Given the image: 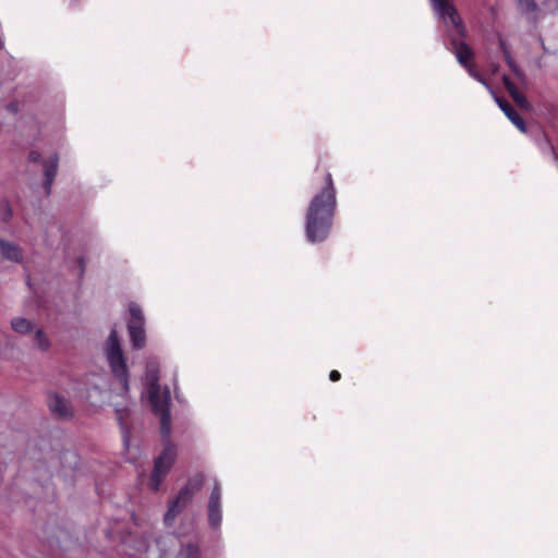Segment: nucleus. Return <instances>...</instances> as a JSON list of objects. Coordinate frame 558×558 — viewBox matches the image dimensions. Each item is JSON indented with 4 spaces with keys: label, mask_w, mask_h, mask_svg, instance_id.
Returning <instances> with one entry per match:
<instances>
[{
    "label": "nucleus",
    "mask_w": 558,
    "mask_h": 558,
    "mask_svg": "<svg viewBox=\"0 0 558 558\" xmlns=\"http://www.w3.org/2000/svg\"><path fill=\"white\" fill-rule=\"evenodd\" d=\"M179 558H201L199 546L192 543L184 545L179 553Z\"/></svg>",
    "instance_id": "f3484780"
},
{
    "label": "nucleus",
    "mask_w": 558,
    "mask_h": 558,
    "mask_svg": "<svg viewBox=\"0 0 558 558\" xmlns=\"http://www.w3.org/2000/svg\"><path fill=\"white\" fill-rule=\"evenodd\" d=\"M13 330L20 333H27L32 330V323L26 318H14L11 322Z\"/></svg>",
    "instance_id": "a211bd4d"
},
{
    "label": "nucleus",
    "mask_w": 558,
    "mask_h": 558,
    "mask_svg": "<svg viewBox=\"0 0 558 558\" xmlns=\"http://www.w3.org/2000/svg\"><path fill=\"white\" fill-rule=\"evenodd\" d=\"M192 498L185 490H179L177 496L169 501L168 510L165 514V523L171 525L174 519L187 507Z\"/></svg>",
    "instance_id": "6e6552de"
},
{
    "label": "nucleus",
    "mask_w": 558,
    "mask_h": 558,
    "mask_svg": "<svg viewBox=\"0 0 558 558\" xmlns=\"http://www.w3.org/2000/svg\"><path fill=\"white\" fill-rule=\"evenodd\" d=\"M120 424H121V428H122V433H123V442L125 446H128L129 444V429L122 424V422L120 421Z\"/></svg>",
    "instance_id": "b1692460"
},
{
    "label": "nucleus",
    "mask_w": 558,
    "mask_h": 558,
    "mask_svg": "<svg viewBox=\"0 0 558 558\" xmlns=\"http://www.w3.org/2000/svg\"><path fill=\"white\" fill-rule=\"evenodd\" d=\"M48 407L51 413L61 420H68L73 416L71 402L57 392L48 395Z\"/></svg>",
    "instance_id": "0eeeda50"
},
{
    "label": "nucleus",
    "mask_w": 558,
    "mask_h": 558,
    "mask_svg": "<svg viewBox=\"0 0 558 558\" xmlns=\"http://www.w3.org/2000/svg\"><path fill=\"white\" fill-rule=\"evenodd\" d=\"M12 217V211H11V208L9 207L8 204H5V208H4V213H3V219L4 220H8Z\"/></svg>",
    "instance_id": "393cba45"
},
{
    "label": "nucleus",
    "mask_w": 558,
    "mask_h": 558,
    "mask_svg": "<svg viewBox=\"0 0 558 558\" xmlns=\"http://www.w3.org/2000/svg\"><path fill=\"white\" fill-rule=\"evenodd\" d=\"M336 205L335 191L330 177H326V186L324 187L320 199L316 202V240L320 236H325L328 226L329 218L332 215Z\"/></svg>",
    "instance_id": "7ed1b4c3"
},
{
    "label": "nucleus",
    "mask_w": 558,
    "mask_h": 558,
    "mask_svg": "<svg viewBox=\"0 0 558 558\" xmlns=\"http://www.w3.org/2000/svg\"><path fill=\"white\" fill-rule=\"evenodd\" d=\"M35 341L41 350H47L49 348L48 338L41 330H37L35 332Z\"/></svg>",
    "instance_id": "412c9836"
},
{
    "label": "nucleus",
    "mask_w": 558,
    "mask_h": 558,
    "mask_svg": "<svg viewBox=\"0 0 558 558\" xmlns=\"http://www.w3.org/2000/svg\"><path fill=\"white\" fill-rule=\"evenodd\" d=\"M330 380L337 381L340 379V373L338 371H332L329 375Z\"/></svg>",
    "instance_id": "a878e982"
},
{
    "label": "nucleus",
    "mask_w": 558,
    "mask_h": 558,
    "mask_svg": "<svg viewBox=\"0 0 558 558\" xmlns=\"http://www.w3.org/2000/svg\"><path fill=\"white\" fill-rule=\"evenodd\" d=\"M130 315L131 319L129 325H144V315L137 305H131Z\"/></svg>",
    "instance_id": "6ab92c4d"
},
{
    "label": "nucleus",
    "mask_w": 558,
    "mask_h": 558,
    "mask_svg": "<svg viewBox=\"0 0 558 558\" xmlns=\"http://www.w3.org/2000/svg\"><path fill=\"white\" fill-rule=\"evenodd\" d=\"M208 524L211 529H218L222 521L221 512V487L218 482H215V486L209 496L207 505Z\"/></svg>",
    "instance_id": "423d86ee"
},
{
    "label": "nucleus",
    "mask_w": 558,
    "mask_h": 558,
    "mask_svg": "<svg viewBox=\"0 0 558 558\" xmlns=\"http://www.w3.org/2000/svg\"><path fill=\"white\" fill-rule=\"evenodd\" d=\"M28 159L32 161V162H39L41 160V155L39 151L37 150H32L29 151L28 154Z\"/></svg>",
    "instance_id": "5701e85b"
},
{
    "label": "nucleus",
    "mask_w": 558,
    "mask_h": 558,
    "mask_svg": "<svg viewBox=\"0 0 558 558\" xmlns=\"http://www.w3.org/2000/svg\"><path fill=\"white\" fill-rule=\"evenodd\" d=\"M433 10L447 25L449 32L463 35L464 27L456 7L450 0H430Z\"/></svg>",
    "instance_id": "39448f33"
},
{
    "label": "nucleus",
    "mask_w": 558,
    "mask_h": 558,
    "mask_svg": "<svg viewBox=\"0 0 558 558\" xmlns=\"http://www.w3.org/2000/svg\"><path fill=\"white\" fill-rule=\"evenodd\" d=\"M146 379H147L148 389L151 388L153 384H155L156 386H160L159 385L158 366L156 363H154V362L147 363Z\"/></svg>",
    "instance_id": "dca6fc26"
},
{
    "label": "nucleus",
    "mask_w": 558,
    "mask_h": 558,
    "mask_svg": "<svg viewBox=\"0 0 558 558\" xmlns=\"http://www.w3.org/2000/svg\"><path fill=\"white\" fill-rule=\"evenodd\" d=\"M128 329L133 348H144L146 341L144 325H128Z\"/></svg>",
    "instance_id": "f8f14e48"
},
{
    "label": "nucleus",
    "mask_w": 558,
    "mask_h": 558,
    "mask_svg": "<svg viewBox=\"0 0 558 558\" xmlns=\"http://www.w3.org/2000/svg\"><path fill=\"white\" fill-rule=\"evenodd\" d=\"M58 165H59L58 155L51 156L44 163V174H45L44 189H45V193L47 195H49L51 192V186H52V183H53L54 178L58 172Z\"/></svg>",
    "instance_id": "9d476101"
},
{
    "label": "nucleus",
    "mask_w": 558,
    "mask_h": 558,
    "mask_svg": "<svg viewBox=\"0 0 558 558\" xmlns=\"http://www.w3.org/2000/svg\"><path fill=\"white\" fill-rule=\"evenodd\" d=\"M149 403L153 412L160 417V434L162 437L170 436L171 433V413H170V396L167 391L160 395V386L153 384L148 389Z\"/></svg>",
    "instance_id": "20e7f679"
},
{
    "label": "nucleus",
    "mask_w": 558,
    "mask_h": 558,
    "mask_svg": "<svg viewBox=\"0 0 558 558\" xmlns=\"http://www.w3.org/2000/svg\"><path fill=\"white\" fill-rule=\"evenodd\" d=\"M105 355L113 377L120 383L122 390L128 392L130 373L116 329L111 330L106 341Z\"/></svg>",
    "instance_id": "f257e3e1"
},
{
    "label": "nucleus",
    "mask_w": 558,
    "mask_h": 558,
    "mask_svg": "<svg viewBox=\"0 0 558 558\" xmlns=\"http://www.w3.org/2000/svg\"><path fill=\"white\" fill-rule=\"evenodd\" d=\"M453 51L457 56L458 61L468 69L469 73L477 78L480 82H482L481 77L473 71L471 66V60L473 57V52L471 48L461 40H452Z\"/></svg>",
    "instance_id": "1a4fd4ad"
},
{
    "label": "nucleus",
    "mask_w": 558,
    "mask_h": 558,
    "mask_svg": "<svg viewBox=\"0 0 558 558\" xmlns=\"http://www.w3.org/2000/svg\"><path fill=\"white\" fill-rule=\"evenodd\" d=\"M306 236L314 242V198L310 202L306 211Z\"/></svg>",
    "instance_id": "2eb2a0df"
},
{
    "label": "nucleus",
    "mask_w": 558,
    "mask_h": 558,
    "mask_svg": "<svg viewBox=\"0 0 558 558\" xmlns=\"http://www.w3.org/2000/svg\"><path fill=\"white\" fill-rule=\"evenodd\" d=\"M8 109H9L10 111H13V112H16V110H17L16 105H15V104H13V102H11V104H9V105H8Z\"/></svg>",
    "instance_id": "cd10ccee"
},
{
    "label": "nucleus",
    "mask_w": 558,
    "mask_h": 558,
    "mask_svg": "<svg viewBox=\"0 0 558 558\" xmlns=\"http://www.w3.org/2000/svg\"><path fill=\"white\" fill-rule=\"evenodd\" d=\"M163 438V449L155 459L154 469L149 477L151 490L158 492L165 477L171 470L177 459V446L170 440V436Z\"/></svg>",
    "instance_id": "f03ea898"
},
{
    "label": "nucleus",
    "mask_w": 558,
    "mask_h": 558,
    "mask_svg": "<svg viewBox=\"0 0 558 558\" xmlns=\"http://www.w3.org/2000/svg\"><path fill=\"white\" fill-rule=\"evenodd\" d=\"M505 85H506V88L508 89V92L511 94V96L513 97V99L520 104V105H524L525 104V98L517 90L515 86L513 83H511L508 78H505Z\"/></svg>",
    "instance_id": "aec40b11"
},
{
    "label": "nucleus",
    "mask_w": 558,
    "mask_h": 558,
    "mask_svg": "<svg viewBox=\"0 0 558 558\" xmlns=\"http://www.w3.org/2000/svg\"><path fill=\"white\" fill-rule=\"evenodd\" d=\"M500 48L501 50L504 51V54H505V59H506V62L507 64L514 71V72H518L517 70V66H515V63L514 61L512 60L511 56H510V52L508 51L507 49V46L506 44L504 43L502 39H500Z\"/></svg>",
    "instance_id": "4be33fe9"
},
{
    "label": "nucleus",
    "mask_w": 558,
    "mask_h": 558,
    "mask_svg": "<svg viewBox=\"0 0 558 558\" xmlns=\"http://www.w3.org/2000/svg\"><path fill=\"white\" fill-rule=\"evenodd\" d=\"M77 264H78V267L81 269V274L83 275L84 270H85V262H84V258L83 257H80L77 259Z\"/></svg>",
    "instance_id": "bb28decb"
},
{
    "label": "nucleus",
    "mask_w": 558,
    "mask_h": 558,
    "mask_svg": "<svg viewBox=\"0 0 558 558\" xmlns=\"http://www.w3.org/2000/svg\"><path fill=\"white\" fill-rule=\"evenodd\" d=\"M496 101L509 120L521 131L525 132V124L521 117L511 108V106L499 98Z\"/></svg>",
    "instance_id": "ddd939ff"
},
{
    "label": "nucleus",
    "mask_w": 558,
    "mask_h": 558,
    "mask_svg": "<svg viewBox=\"0 0 558 558\" xmlns=\"http://www.w3.org/2000/svg\"><path fill=\"white\" fill-rule=\"evenodd\" d=\"M0 253L4 258L9 260L16 263L22 260V251L14 243L0 240Z\"/></svg>",
    "instance_id": "9b49d317"
},
{
    "label": "nucleus",
    "mask_w": 558,
    "mask_h": 558,
    "mask_svg": "<svg viewBox=\"0 0 558 558\" xmlns=\"http://www.w3.org/2000/svg\"><path fill=\"white\" fill-rule=\"evenodd\" d=\"M204 481V475L202 473H196L187 480L186 484L181 488V490H185L187 496L193 498V496L202 489Z\"/></svg>",
    "instance_id": "4468645a"
}]
</instances>
